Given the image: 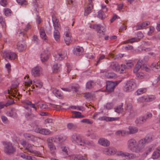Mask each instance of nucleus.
I'll return each instance as SVG.
<instances>
[{
  "mask_svg": "<svg viewBox=\"0 0 160 160\" xmlns=\"http://www.w3.org/2000/svg\"><path fill=\"white\" fill-rule=\"evenodd\" d=\"M119 119V118H111L107 117H103L99 118V119L100 120H105L107 121H117Z\"/></svg>",
  "mask_w": 160,
  "mask_h": 160,
  "instance_id": "31",
  "label": "nucleus"
},
{
  "mask_svg": "<svg viewBox=\"0 0 160 160\" xmlns=\"http://www.w3.org/2000/svg\"><path fill=\"white\" fill-rule=\"evenodd\" d=\"M97 17L102 20L106 18V15L102 10H100L98 12Z\"/></svg>",
  "mask_w": 160,
  "mask_h": 160,
  "instance_id": "44",
  "label": "nucleus"
},
{
  "mask_svg": "<svg viewBox=\"0 0 160 160\" xmlns=\"http://www.w3.org/2000/svg\"><path fill=\"white\" fill-rule=\"evenodd\" d=\"M17 48L19 51L21 52L25 48V44L23 41L18 42L17 44Z\"/></svg>",
  "mask_w": 160,
  "mask_h": 160,
  "instance_id": "28",
  "label": "nucleus"
},
{
  "mask_svg": "<svg viewBox=\"0 0 160 160\" xmlns=\"http://www.w3.org/2000/svg\"><path fill=\"white\" fill-rule=\"evenodd\" d=\"M142 61L139 60L136 65V66L133 70L134 73H137L142 67Z\"/></svg>",
  "mask_w": 160,
  "mask_h": 160,
  "instance_id": "32",
  "label": "nucleus"
},
{
  "mask_svg": "<svg viewBox=\"0 0 160 160\" xmlns=\"http://www.w3.org/2000/svg\"><path fill=\"white\" fill-rule=\"evenodd\" d=\"M52 21L54 30H60L61 27L58 20L55 17H52Z\"/></svg>",
  "mask_w": 160,
  "mask_h": 160,
  "instance_id": "15",
  "label": "nucleus"
},
{
  "mask_svg": "<svg viewBox=\"0 0 160 160\" xmlns=\"http://www.w3.org/2000/svg\"><path fill=\"white\" fill-rule=\"evenodd\" d=\"M11 11L10 9L6 8L5 9L4 13L6 16H8L10 15Z\"/></svg>",
  "mask_w": 160,
  "mask_h": 160,
  "instance_id": "63",
  "label": "nucleus"
},
{
  "mask_svg": "<svg viewBox=\"0 0 160 160\" xmlns=\"http://www.w3.org/2000/svg\"><path fill=\"white\" fill-rule=\"evenodd\" d=\"M49 53L47 50H45L41 55V61L42 62L46 61L48 59Z\"/></svg>",
  "mask_w": 160,
  "mask_h": 160,
  "instance_id": "18",
  "label": "nucleus"
},
{
  "mask_svg": "<svg viewBox=\"0 0 160 160\" xmlns=\"http://www.w3.org/2000/svg\"><path fill=\"white\" fill-rule=\"evenodd\" d=\"M99 143L103 146L107 147L110 144V142L104 138H102L99 139L98 141Z\"/></svg>",
  "mask_w": 160,
  "mask_h": 160,
  "instance_id": "21",
  "label": "nucleus"
},
{
  "mask_svg": "<svg viewBox=\"0 0 160 160\" xmlns=\"http://www.w3.org/2000/svg\"><path fill=\"white\" fill-rule=\"evenodd\" d=\"M24 137L29 140H32L34 138V136L31 134L28 133H25L23 134Z\"/></svg>",
  "mask_w": 160,
  "mask_h": 160,
  "instance_id": "52",
  "label": "nucleus"
},
{
  "mask_svg": "<svg viewBox=\"0 0 160 160\" xmlns=\"http://www.w3.org/2000/svg\"><path fill=\"white\" fill-rule=\"evenodd\" d=\"M71 140L74 143L83 146L89 144L87 140L82 139L81 135L76 133L72 134L71 137Z\"/></svg>",
  "mask_w": 160,
  "mask_h": 160,
  "instance_id": "1",
  "label": "nucleus"
},
{
  "mask_svg": "<svg viewBox=\"0 0 160 160\" xmlns=\"http://www.w3.org/2000/svg\"><path fill=\"white\" fill-rule=\"evenodd\" d=\"M149 24L150 22L148 21L143 22L140 25H137L136 26V29L137 30L142 29L145 27L147 26Z\"/></svg>",
  "mask_w": 160,
  "mask_h": 160,
  "instance_id": "33",
  "label": "nucleus"
},
{
  "mask_svg": "<svg viewBox=\"0 0 160 160\" xmlns=\"http://www.w3.org/2000/svg\"><path fill=\"white\" fill-rule=\"evenodd\" d=\"M31 73L34 77L39 76L40 74V69L39 67L36 66L32 69Z\"/></svg>",
  "mask_w": 160,
  "mask_h": 160,
  "instance_id": "24",
  "label": "nucleus"
},
{
  "mask_svg": "<svg viewBox=\"0 0 160 160\" xmlns=\"http://www.w3.org/2000/svg\"><path fill=\"white\" fill-rule=\"evenodd\" d=\"M41 38L44 43H47L48 41V37L47 36L44 30L41 28Z\"/></svg>",
  "mask_w": 160,
  "mask_h": 160,
  "instance_id": "23",
  "label": "nucleus"
},
{
  "mask_svg": "<svg viewBox=\"0 0 160 160\" xmlns=\"http://www.w3.org/2000/svg\"><path fill=\"white\" fill-rule=\"evenodd\" d=\"M52 92L56 97L59 98H62V95L61 93L57 89L54 88Z\"/></svg>",
  "mask_w": 160,
  "mask_h": 160,
  "instance_id": "45",
  "label": "nucleus"
},
{
  "mask_svg": "<svg viewBox=\"0 0 160 160\" xmlns=\"http://www.w3.org/2000/svg\"><path fill=\"white\" fill-rule=\"evenodd\" d=\"M158 63H153L151 65V67L152 68V70L155 72H158L159 71L158 68Z\"/></svg>",
  "mask_w": 160,
  "mask_h": 160,
  "instance_id": "53",
  "label": "nucleus"
},
{
  "mask_svg": "<svg viewBox=\"0 0 160 160\" xmlns=\"http://www.w3.org/2000/svg\"><path fill=\"white\" fill-rule=\"evenodd\" d=\"M39 3V0H34L33 1L34 3V13L36 14L37 18L36 20L37 21L38 24H40V17L39 16V8L38 6Z\"/></svg>",
  "mask_w": 160,
  "mask_h": 160,
  "instance_id": "9",
  "label": "nucleus"
},
{
  "mask_svg": "<svg viewBox=\"0 0 160 160\" xmlns=\"http://www.w3.org/2000/svg\"><path fill=\"white\" fill-rule=\"evenodd\" d=\"M31 27L29 23L28 24L23 30H18L17 32V34H18L19 36H24L26 34V32L30 29Z\"/></svg>",
  "mask_w": 160,
  "mask_h": 160,
  "instance_id": "16",
  "label": "nucleus"
},
{
  "mask_svg": "<svg viewBox=\"0 0 160 160\" xmlns=\"http://www.w3.org/2000/svg\"><path fill=\"white\" fill-rule=\"evenodd\" d=\"M147 89L146 88H142L138 89L135 92L136 95H140L146 92Z\"/></svg>",
  "mask_w": 160,
  "mask_h": 160,
  "instance_id": "36",
  "label": "nucleus"
},
{
  "mask_svg": "<svg viewBox=\"0 0 160 160\" xmlns=\"http://www.w3.org/2000/svg\"><path fill=\"white\" fill-rule=\"evenodd\" d=\"M138 142L134 138L129 139L127 142V148L128 150L133 152L138 153L139 149L137 147Z\"/></svg>",
  "mask_w": 160,
  "mask_h": 160,
  "instance_id": "2",
  "label": "nucleus"
},
{
  "mask_svg": "<svg viewBox=\"0 0 160 160\" xmlns=\"http://www.w3.org/2000/svg\"><path fill=\"white\" fill-rule=\"evenodd\" d=\"M83 52V48L82 47L77 46L74 48L73 53L76 55H80Z\"/></svg>",
  "mask_w": 160,
  "mask_h": 160,
  "instance_id": "19",
  "label": "nucleus"
},
{
  "mask_svg": "<svg viewBox=\"0 0 160 160\" xmlns=\"http://www.w3.org/2000/svg\"><path fill=\"white\" fill-rule=\"evenodd\" d=\"M66 139V137L65 136H59L58 138L57 137V140L59 142H61L65 141Z\"/></svg>",
  "mask_w": 160,
  "mask_h": 160,
  "instance_id": "60",
  "label": "nucleus"
},
{
  "mask_svg": "<svg viewBox=\"0 0 160 160\" xmlns=\"http://www.w3.org/2000/svg\"><path fill=\"white\" fill-rule=\"evenodd\" d=\"M61 64L58 63H55L52 67V72L54 73H57L59 72L61 70Z\"/></svg>",
  "mask_w": 160,
  "mask_h": 160,
  "instance_id": "26",
  "label": "nucleus"
},
{
  "mask_svg": "<svg viewBox=\"0 0 160 160\" xmlns=\"http://www.w3.org/2000/svg\"><path fill=\"white\" fill-rule=\"evenodd\" d=\"M141 69L147 72H149L150 70V69L148 67L147 65L146 64H143L141 67Z\"/></svg>",
  "mask_w": 160,
  "mask_h": 160,
  "instance_id": "64",
  "label": "nucleus"
},
{
  "mask_svg": "<svg viewBox=\"0 0 160 160\" xmlns=\"http://www.w3.org/2000/svg\"><path fill=\"white\" fill-rule=\"evenodd\" d=\"M93 8V5L92 3H88L87 7L85 8L84 15L87 16L90 13Z\"/></svg>",
  "mask_w": 160,
  "mask_h": 160,
  "instance_id": "25",
  "label": "nucleus"
},
{
  "mask_svg": "<svg viewBox=\"0 0 160 160\" xmlns=\"http://www.w3.org/2000/svg\"><path fill=\"white\" fill-rule=\"evenodd\" d=\"M147 143L151 142L152 140V137L151 135H148L144 138Z\"/></svg>",
  "mask_w": 160,
  "mask_h": 160,
  "instance_id": "56",
  "label": "nucleus"
},
{
  "mask_svg": "<svg viewBox=\"0 0 160 160\" xmlns=\"http://www.w3.org/2000/svg\"><path fill=\"white\" fill-rule=\"evenodd\" d=\"M155 97L153 96H146V102H151L155 99Z\"/></svg>",
  "mask_w": 160,
  "mask_h": 160,
  "instance_id": "61",
  "label": "nucleus"
},
{
  "mask_svg": "<svg viewBox=\"0 0 160 160\" xmlns=\"http://www.w3.org/2000/svg\"><path fill=\"white\" fill-rule=\"evenodd\" d=\"M136 87V83L135 80L132 79L127 82L123 88V90L126 92H128L133 91Z\"/></svg>",
  "mask_w": 160,
  "mask_h": 160,
  "instance_id": "3",
  "label": "nucleus"
},
{
  "mask_svg": "<svg viewBox=\"0 0 160 160\" xmlns=\"http://www.w3.org/2000/svg\"><path fill=\"white\" fill-rule=\"evenodd\" d=\"M117 155L118 156H120L123 157H127L129 159H134L137 157V156L135 154L129 153L128 152H124L122 151L118 152Z\"/></svg>",
  "mask_w": 160,
  "mask_h": 160,
  "instance_id": "10",
  "label": "nucleus"
},
{
  "mask_svg": "<svg viewBox=\"0 0 160 160\" xmlns=\"http://www.w3.org/2000/svg\"><path fill=\"white\" fill-rule=\"evenodd\" d=\"M81 122H82L87 124H92L93 123V121L88 119H82Z\"/></svg>",
  "mask_w": 160,
  "mask_h": 160,
  "instance_id": "58",
  "label": "nucleus"
},
{
  "mask_svg": "<svg viewBox=\"0 0 160 160\" xmlns=\"http://www.w3.org/2000/svg\"><path fill=\"white\" fill-rule=\"evenodd\" d=\"M61 148L62 152L65 155H66L68 154V148L65 146L63 145L61 146Z\"/></svg>",
  "mask_w": 160,
  "mask_h": 160,
  "instance_id": "48",
  "label": "nucleus"
},
{
  "mask_svg": "<svg viewBox=\"0 0 160 160\" xmlns=\"http://www.w3.org/2000/svg\"><path fill=\"white\" fill-rule=\"evenodd\" d=\"M137 101L138 103H141L146 102V96H143L140 97L137 99Z\"/></svg>",
  "mask_w": 160,
  "mask_h": 160,
  "instance_id": "54",
  "label": "nucleus"
},
{
  "mask_svg": "<svg viewBox=\"0 0 160 160\" xmlns=\"http://www.w3.org/2000/svg\"><path fill=\"white\" fill-rule=\"evenodd\" d=\"M24 148H25V152L26 153H32L35 155L38 154V152L35 151H33L32 149V145L28 143L26 146Z\"/></svg>",
  "mask_w": 160,
  "mask_h": 160,
  "instance_id": "14",
  "label": "nucleus"
},
{
  "mask_svg": "<svg viewBox=\"0 0 160 160\" xmlns=\"http://www.w3.org/2000/svg\"><path fill=\"white\" fill-rule=\"evenodd\" d=\"M18 82L16 81H15L12 84L10 90H8V94L13 97L18 96L19 94L18 92H17V90L16 88L18 87Z\"/></svg>",
  "mask_w": 160,
  "mask_h": 160,
  "instance_id": "5",
  "label": "nucleus"
},
{
  "mask_svg": "<svg viewBox=\"0 0 160 160\" xmlns=\"http://www.w3.org/2000/svg\"><path fill=\"white\" fill-rule=\"evenodd\" d=\"M12 104V103L7 102L5 105L3 102H0V109H1L4 108V106L7 107L11 105Z\"/></svg>",
  "mask_w": 160,
  "mask_h": 160,
  "instance_id": "62",
  "label": "nucleus"
},
{
  "mask_svg": "<svg viewBox=\"0 0 160 160\" xmlns=\"http://www.w3.org/2000/svg\"><path fill=\"white\" fill-rule=\"evenodd\" d=\"M104 152L109 155H113L117 154L118 152L120 151H117L116 149L113 147H110L108 148H105L104 151Z\"/></svg>",
  "mask_w": 160,
  "mask_h": 160,
  "instance_id": "11",
  "label": "nucleus"
},
{
  "mask_svg": "<svg viewBox=\"0 0 160 160\" xmlns=\"http://www.w3.org/2000/svg\"><path fill=\"white\" fill-rule=\"evenodd\" d=\"M133 65L134 64L133 62L131 61H130L127 62L126 63L125 65L121 64V66L123 67L124 69L126 68L128 69H129L133 67Z\"/></svg>",
  "mask_w": 160,
  "mask_h": 160,
  "instance_id": "34",
  "label": "nucleus"
},
{
  "mask_svg": "<svg viewBox=\"0 0 160 160\" xmlns=\"http://www.w3.org/2000/svg\"><path fill=\"white\" fill-rule=\"evenodd\" d=\"M53 34L55 40L58 42H59L60 40V34L59 30H54Z\"/></svg>",
  "mask_w": 160,
  "mask_h": 160,
  "instance_id": "30",
  "label": "nucleus"
},
{
  "mask_svg": "<svg viewBox=\"0 0 160 160\" xmlns=\"http://www.w3.org/2000/svg\"><path fill=\"white\" fill-rule=\"evenodd\" d=\"M109 68L116 71H118L120 69V67L118 63L116 62H111L109 66Z\"/></svg>",
  "mask_w": 160,
  "mask_h": 160,
  "instance_id": "20",
  "label": "nucleus"
},
{
  "mask_svg": "<svg viewBox=\"0 0 160 160\" xmlns=\"http://www.w3.org/2000/svg\"><path fill=\"white\" fill-rule=\"evenodd\" d=\"M125 109L127 112H128L133 110L132 104L130 103H127Z\"/></svg>",
  "mask_w": 160,
  "mask_h": 160,
  "instance_id": "50",
  "label": "nucleus"
},
{
  "mask_svg": "<svg viewBox=\"0 0 160 160\" xmlns=\"http://www.w3.org/2000/svg\"><path fill=\"white\" fill-rule=\"evenodd\" d=\"M63 38L65 43L68 45L72 42V37L68 27H66L64 29Z\"/></svg>",
  "mask_w": 160,
  "mask_h": 160,
  "instance_id": "4",
  "label": "nucleus"
},
{
  "mask_svg": "<svg viewBox=\"0 0 160 160\" xmlns=\"http://www.w3.org/2000/svg\"><path fill=\"white\" fill-rule=\"evenodd\" d=\"M49 149L50 153L53 155L55 154L57 152V149L56 146L54 144L48 146Z\"/></svg>",
  "mask_w": 160,
  "mask_h": 160,
  "instance_id": "35",
  "label": "nucleus"
},
{
  "mask_svg": "<svg viewBox=\"0 0 160 160\" xmlns=\"http://www.w3.org/2000/svg\"><path fill=\"white\" fill-rule=\"evenodd\" d=\"M152 116V114L151 113L148 112L143 117L145 119V121H146L147 120L151 118Z\"/></svg>",
  "mask_w": 160,
  "mask_h": 160,
  "instance_id": "59",
  "label": "nucleus"
},
{
  "mask_svg": "<svg viewBox=\"0 0 160 160\" xmlns=\"http://www.w3.org/2000/svg\"><path fill=\"white\" fill-rule=\"evenodd\" d=\"M50 131L47 129H41V134H42L48 135L51 133Z\"/></svg>",
  "mask_w": 160,
  "mask_h": 160,
  "instance_id": "49",
  "label": "nucleus"
},
{
  "mask_svg": "<svg viewBox=\"0 0 160 160\" xmlns=\"http://www.w3.org/2000/svg\"><path fill=\"white\" fill-rule=\"evenodd\" d=\"M39 102H35L34 104L32 103V102L28 100L24 101L25 105L24 107L27 110H29L30 108H32L34 109L35 110H37V107L39 108V105L38 104Z\"/></svg>",
  "mask_w": 160,
  "mask_h": 160,
  "instance_id": "7",
  "label": "nucleus"
},
{
  "mask_svg": "<svg viewBox=\"0 0 160 160\" xmlns=\"http://www.w3.org/2000/svg\"><path fill=\"white\" fill-rule=\"evenodd\" d=\"M95 84V83L94 82L92 81H89L86 84V88L88 89H92Z\"/></svg>",
  "mask_w": 160,
  "mask_h": 160,
  "instance_id": "40",
  "label": "nucleus"
},
{
  "mask_svg": "<svg viewBox=\"0 0 160 160\" xmlns=\"http://www.w3.org/2000/svg\"><path fill=\"white\" fill-rule=\"evenodd\" d=\"M122 107V103L121 105L117 106L115 108V112L118 113H120L122 112L123 111Z\"/></svg>",
  "mask_w": 160,
  "mask_h": 160,
  "instance_id": "41",
  "label": "nucleus"
},
{
  "mask_svg": "<svg viewBox=\"0 0 160 160\" xmlns=\"http://www.w3.org/2000/svg\"><path fill=\"white\" fill-rule=\"evenodd\" d=\"M118 83L116 82V83L113 82H108L107 83L106 90L108 92L113 91L115 87Z\"/></svg>",
  "mask_w": 160,
  "mask_h": 160,
  "instance_id": "12",
  "label": "nucleus"
},
{
  "mask_svg": "<svg viewBox=\"0 0 160 160\" xmlns=\"http://www.w3.org/2000/svg\"><path fill=\"white\" fill-rule=\"evenodd\" d=\"M2 56L5 58H7L11 60L15 59L17 56L15 53L9 51H4L2 52Z\"/></svg>",
  "mask_w": 160,
  "mask_h": 160,
  "instance_id": "6",
  "label": "nucleus"
},
{
  "mask_svg": "<svg viewBox=\"0 0 160 160\" xmlns=\"http://www.w3.org/2000/svg\"><path fill=\"white\" fill-rule=\"evenodd\" d=\"M143 139L140 140L138 142L137 147L139 149L138 153L142 152L143 151V148L144 147V144L147 143Z\"/></svg>",
  "mask_w": 160,
  "mask_h": 160,
  "instance_id": "17",
  "label": "nucleus"
},
{
  "mask_svg": "<svg viewBox=\"0 0 160 160\" xmlns=\"http://www.w3.org/2000/svg\"><path fill=\"white\" fill-rule=\"evenodd\" d=\"M6 115L8 116L15 118L17 116L16 110L14 108H12L10 111L7 112L6 113Z\"/></svg>",
  "mask_w": 160,
  "mask_h": 160,
  "instance_id": "29",
  "label": "nucleus"
},
{
  "mask_svg": "<svg viewBox=\"0 0 160 160\" xmlns=\"http://www.w3.org/2000/svg\"><path fill=\"white\" fill-rule=\"evenodd\" d=\"M129 113L128 114V117L130 118H132L135 117L137 113L136 112L133 110L128 112Z\"/></svg>",
  "mask_w": 160,
  "mask_h": 160,
  "instance_id": "51",
  "label": "nucleus"
},
{
  "mask_svg": "<svg viewBox=\"0 0 160 160\" xmlns=\"http://www.w3.org/2000/svg\"><path fill=\"white\" fill-rule=\"evenodd\" d=\"M138 41H138V39H137V38H131L127 41H125V42H126L125 43H132L133 42H138Z\"/></svg>",
  "mask_w": 160,
  "mask_h": 160,
  "instance_id": "57",
  "label": "nucleus"
},
{
  "mask_svg": "<svg viewBox=\"0 0 160 160\" xmlns=\"http://www.w3.org/2000/svg\"><path fill=\"white\" fill-rule=\"evenodd\" d=\"M71 160H87V158L85 156H82L79 155H73L71 156Z\"/></svg>",
  "mask_w": 160,
  "mask_h": 160,
  "instance_id": "22",
  "label": "nucleus"
},
{
  "mask_svg": "<svg viewBox=\"0 0 160 160\" xmlns=\"http://www.w3.org/2000/svg\"><path fill=\"white\" fill-rule=\"evenodd\" d=\"M128 130H129V134H134L137 132L138 131V129L136 127L132 126L129 127Z\"/></svg>",
  "mask_w": 160,
  "mask_h": 160,
  "instance_id": "43",
  "label": "nucleus"
},
{
  "mask_svg": "<svg viewBox=\"0 0 160 160\" xmlns=\"http://www.w3.org/2000/svg\"><path fill=\"white\" fill-rule=\"evenodd\" d=\"M105 77L108 78H113L116 77V75L113 72L106 73L105 75Z\"/></svg>",
  "mask_w": 160,
  "mask_h": 160,
  "instance_id": "47",
  "label": "nucleus"
},
{
  "mask_svg": "<svg viewBox=\"0 0 160 160\" xmlns=\"http://www.w3.org/2000/svg\"><path fill=\"white\" fill-rule=\"evenodd\" d=\"M67 127L69 130H73L77 128V126L75 124L72 123H69L67 124Z\"/></svg>",
  "mask_w": 160,
  "mask_h": 160,
  "instance_id": "46",
  "label": "nucleus"
},
{
  "mask_svg": "<svg viewBox=\"0 0 160 160\" xmlns=\"http://www.w3.org/2000/svg\"><path fill=\"white\" fill-rule=\"evenodd\" d=\"M72 112L74 114V116L72 117V118L84 117V116L83 115H82L81 113L80 112L73 111H72Z\"/></svg>",
  "mask_w": 160,
  "mask_h": 160,
  "instance_id": "42",
  "label": "nucleus"
},
{
  "mask_svg": "<svg viewBox=\"0 0 160 160\" xmlns=\"http://www.w3.org/2000/svg\"><path fill=\"white\" fill-rule=\"evenodd\" d=\"M57 139V137H50L48 138L47 140L48 146L54 144L53 142H56V139Z\"/></svg>",
  "mask_w": 160,
  "mask_h": 160,
  "instance_id": "39",
  "label": "nucleus"
},
{
  "mask_svg": "<svg viewBox=\"0 0 160 160\" xmlns=\"http://www.w3.org/2000/svg\"><path fill=\"white\" fill-rule=\"evenodd\" d=\"M4 152L7 154H11L15 151V149L10 142H7L4 145Z\"/></svg>",
  "mask_w": 160,
  "mask_h": 160,
  "instance_id": "8",
  "label": "nucleus"
},
{
  "mask_svg": "<svg viewBox=\"0 0 160 160\" xmlns=\"http://www.w3.org/2000/svg\"><path fill=\"white\" fill-rule=\"evenodd\" d=\"M160 157V147H158L154 152L152 155V158L157 159Z\"/></svg>",
  "mask_w": 160,
  "mask_h": 160,
  "instance_id": "27",
  "label": "nucleus"
},
{
  "mask_svg": "<svg viewBox=\"0 0 160 160\" xmlns=\"http://www.w3.org/2000/svg\"><path fill=\"white\" fill-rule=\"evenodd\" d=\"M66 57V55L62 53H58L55 55V60L56 61H61L64 59Z\"/></svg>",
  "mask_w": 160,
  "mask_h": 160,
  "instance_id": "37",
  "label": "nucleus"
},
{
  "mask_svg": "<svg viewBox=\"0 0 160 160\" xmlns=\"http://www.w3.org/2000/svg\"><path fill=\"white\" fill-rule=\"evenodd\" d=\"M145 122V119L143 116L137 118L135 121V122L137 124H142Z\"/></svg>",
  "mask_w": 160,
  "mask_h": 160,
  "instance_id": "38",
  "label": "nucleus"
},
{
  "mask_svg": "<svg viewBox=\"0 0 160 160\" xmlns=\"http://www.w3.org/2000/svg\"><path fill=\"white\" fill-rule=\"evenodd\" d=\"M0 24L1 25L3 28H6V25L4 19L1 16H0Z\"/></svg>",
  "mask_w": 160,
  "mask_h": 160,
  "instance_id": "55",
  "label": "nucleus"
},
{
  "mask_svg": "<svg viewBox=\"0 0 160 160\" xmlns=\"http://www.w3.org/2000/svg\"><path fill=\"white\" fill-rule=\"evenodd\" d=\"M89 27L93 29L96 30L98 32L102 34H104V29L103 27H101L98 25H90Z\"/></svg>",
  "mask_w": 160,
  "mask_h": 160,
  "instance_id": "13",
  "label": "nucleus"
}]
</instances>
